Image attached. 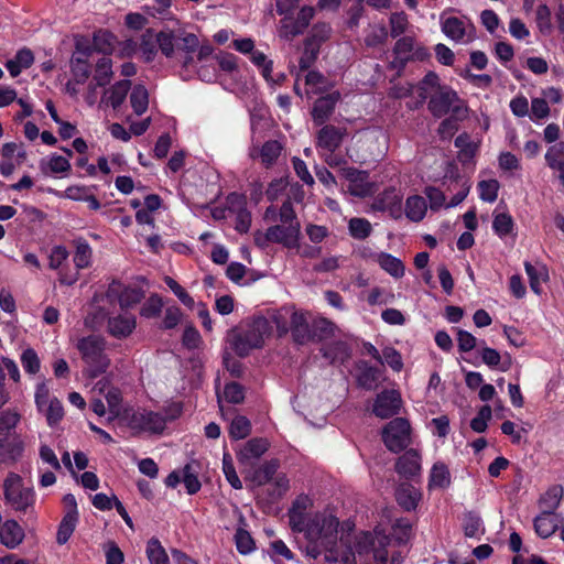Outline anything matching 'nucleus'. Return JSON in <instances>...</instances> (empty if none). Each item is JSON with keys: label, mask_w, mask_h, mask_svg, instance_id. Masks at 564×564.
Instances as JSON below:
<instances>
[{"label": "nucleus", "mask_w": 564, "mask_h": 564, "mask_svg": "<svg viewBox=\"0 0 564 564\" xmlns=\"http://www.w3.org/2000/svg\"><path fill=\"white\" fill-rule=\"evenodd\" d=\"M289 523L293 532L304 533L305 544L300 549L312 560L324 554L325 561L336 563L339 560L337 544V527L339 521L336 517L327 513H316L305 520V514L289 510Z\"/></svg>", "instance_id": "obj_1"}, {"label": "nucleus", "mask_w": 564, "mask_h": 564, "mask_svg": "<svg viewBox=\"0 0 564 564\" xmlns=\"http://www.w3.org/2000/svg\"><path fill=\"white\" fill-rule=\"evenodd\" d=\"M389 538L377 535L369 531H362L355 535V553L359 556L371 555L375 564H402L403 556L400 551L393 552L389 558L387 546Z\"/></svg>", "instance_id": "obj_2"}, {"label": "nucleus", "mask_w": 564, "mask_h": 564, "mask_svg": "<svg viewBox=\"0 0 564 564\" xmlns=\"http://www.w3.org/2000/svg\"><path fill=\"white\" fill-rule=\"evenodd\" d=\"M267 329V321H254L247 327H234L228 332L227 341L230 348L239 356L247 357L252 349L263 346V334Z\"/></svg>", "instance_id": "obj_3"}, {"label": "nucleus", "mask_w": 564, "mask_h": 564, "mask_svg": "<svg viewBox=\"0 0 564 564\" xmlns=\"http://www.w3.org/2000/svg\"><path fill=\"white\" fill-rule=\"evenodd\" d=\"M83 360L89 366L88 377L96 378L106 372L110 365V359L105 354L106 341L102 337L89 335L83 337L77 343Z\"/></svg>", "instance_id": "obj_4"}, {"label": "nucleus", "mask_w": 564, "mask_h": 564, "mask_svg": "<svg viewBox=\"0 0 564 564\" xmlns=\"http://www.w3.org/2000/svg\"><path fill=\"white\" fill-rule=\"evenodd\" d=\"M6 502L15 511L28 512L33 509L35 494L32 488L24 487L21 476L10 473L3 482Z\"/></svg>", "instance_id": "obj_5"}, {"label": "nucleus", "mask_w": 564, "mask_h": 564, "mask_svg": "<svg viewBox=\"0 0 564 564\" xmlns=\"http://www.w3.org/2000/svg\"><path fill=\"white\" fill-rule=\"evenodd\" d=\"M382 441L390 452H403L411 443L410 422L400 416L392 419L382 430Z\"/></svg>", "instance_id": "obj_6"}, {"label": "nucleus", "mask_w": 564, "mask_h": 564, "mask_svg": "<svg viewBox=\"0 0 564 564\" xmlns=\"http://www.w3.org/2000/svg\"><path fill=\"white\" fill-rule=\"evenodd\" d=\"M457 102H462L458 94L449 86L444 85L431 95L427 102V109L435 118H442L449 111H452L455 117H459L464 107L462 105H457Z\"/></svg>", "instance_id": "obj_7"}, {"label": "nucleus", "mask_w": 564, "mask_h": 564, "mask_svg": "<svg viewBox=\"0 0 564 564\" xmlns=\"http://www.w3.org/2000/svg\"><path fill=\"white\" fill-rule=\"evenodd\" d=\"M315 14L313 7H303L295 19L290 15L284 17L280 21L279 35L285 41H292L300 34H303L305 29L310 25Z\"/></svg>", "instance_id": "obj_8"}, {"label": "nucleus", "mask_w": 564, "mask_h": 564, "mask_svg": "<svg viewBox=\"0 0 564 564\" xmlns=\"http://www.w3.org/2000/svg\"><path fill=\"white\" fill-rule=\"evenodd\" d=\"M402 405L401 395L395 390L384 389L377 394L372 413L379 419H391L399 414Z\"/></svg>", "instance_id": "obj_9"}, {"label": "nucleus", "mask_w": 564, "mask_h": 564, "mask_svg": "<svg viewBox=\"0 0 564 564\" xmlns=\"http://www.w3.org/2000/svg\"><path fill=\"white\" fill-rule=\"evenodd\" d=\"M402 198L401 192L390 186L375 198L371 208L375 212H388L391 218L399 219L403 212Z\"/></svg>", "instance_id": "obj_10"}, {"label": "nucleus", "mask_w": 564, "mask_h": 564, "mask_svg": "<svg viewBox=\"0 0 564 564\" xmlns=\"http://www.w3.org/2000/svg\"><path fill=\"white\" fill-rule=\"evenodd\" d=\"M129 425L131 429L161 434L166 426V417L159 412L148 410L135 411L129 419Z\"/></svg>", "instance_id": "obj_11"}, {"label": "nucleus", "mask_w": 564, "mask_h": 564, "mask_svg": "<svg viewBox=\"0 0 564 564\" xmlns=\"http://www.w3.org/2000/svg\"><path fill=\"white\" fill-rule=\"evenodd\" d=\"M278 328L282 333H286L289 330L285 325L280 326L278 324ZM290 332L293 340L299 345L307 344L312 341V338L314 337L312 324L308 323V319L304 313L297 311H294L291 314Z\"/></svg>", "instance_id": "obj_12"}, {"label": "nucleus", "mask_w": 564, "mask_h": 564, "mask_svg": "<svg viewBox=\"0 0 564 564\" xmlns=\"http://www.w3.org/2000/svg\"><path fill=\"white\" fill-rule=\"evenodd\" d=\"M383 367L371 366L368 361L359 360L355 362L356 383L358 387L372 391L379 387Z\"/></svg>", "instance_id": "obj_13"}, {"label": "nucleus", "mask_w": 564, "mask_h": 564, "mask_svg": "<svg viewBox=\"0 0 564 564\" xmlns=\"http://www.w3.org/2000/svg\"><path fill=\"white\" fill-rule=\"evenodd\" d=\"M395 471L408 480L421 474V456L414 448L406 449L395 463Z\"/></svg>", "instance_id": "obj_14"}, {"label": "nucleus", "mask_w": 564, "mask_h": 564, "mask_svg": "<svg viewBox=\"0 0 564 564\" xmlns=\"http://www.w3.org/2000/svg\"><path fill=\"white\" fill-rule=\"evenodd\" d=\"M271 242L281 243L286 248H294L297 246L301 235V225L294 224L291 226L274 225L268 228Z\"/></svg>", "instance_id": "obj_15"}, {"label": "nucleus", "mask_w": 564, "mask_h": 564, "mask_svg": "<svg viewBox=\"0 0 564 564\" xmlns=\"http://www.w3.org/2000/svg\"><path fill=\"white\" fill-rule=\"evenodd\" d=\"M339 99L340 94L338 91H333L315 100L311 111L315 124L322 126L329 119Z\"/></svg>", "instance_id": "obj_16"}, {"label": "nucleus", "mask_w": 564, "mask_h": 564, "mask_svg": "<svg viewBox=\"0 0 564 564\" xmlns=\"http://www.w3.org/2000/svg\"><path fill=\"white\" fill-rule=\"evenodd\" d=\"M562 521L563 519L556 512L549 513L541 511L540 514L534 518V531L541 539H547L555 533Z\"/></svg>", "instance_id": "obj_17"}, {"label": "nucleus", "mask_w": 564, "mask_h": 564, "mask_svg": "<svg viewBox=\"0 0 564 564\" xmlns=\"http://www.w3.org/2000/svg\"><path fill=\"white\" fill-rule=\"evenodd\" d=\"M24 444L20 437L14 434H6L0 437V458L2 462H17L23 454Z\"/></svg>", "instance_id": "obj_18"}, {"label": "nucleus", "mask_w": 564, "mask_h": 564, "mask_svg": "<svg viewBox=\"0 0 564 564\" xmlns=\"http://www.w3.org/2000/svg\"><path fill=\"white\" fill-rule=\"evenodd\" d=\"M270 447L267 438L254 437L249 440L238 452L237 458L241 464H247L250 459H259Z\"/></svg>", "instance_id": "obj_19"}, {"label": "nucleus", "mask_w": 564, "mask_h": 564, "mask_svg": "<svg viewBox=\"0 0 564 564\" xmlns=\"http://www.w3.org/2000/svg\"><path fill=\"white\" fill-rule=\"evenodd\" d=\"M345 132L341 129L327 124L317 133V147L334 152L341 143Z\"/></svg>", "instance_id": "obj_20"}, {"label": "nucleus", "mask_w": 564, "mask_h": 564, "mask_svg": "<svg viewBox=\"0 0 564 564\" xmlns=\"http://www.w3.org/2000/svg\"><path fill=\"white\" fill-rule=\"evenodd\" d=\"M24 539V531L15 520H7L0 527V541L10 549L17 547Z\"/></svg>", "instance_id": "obj_21"}, {"label": "nucleus", "mask_w": 564, "mask_h": 564, "mask_svg": "<svg viewBox=\"0 0 564 564\" xmlns=\"http://www.w3.org/2000/svg\"><path fill=\"white\" fill-rule=\"evenodd\" d=\"M135 324L134 316L118 315L108 319V330L116 338H126L133 332Z\"/></svg>", "instance_id": "obj_22"}, {"label": "nucleus", "mask_w": 564, "mask_h": 564, "mask_svg": "<svg viewBox=\"0 0 564 564\" xmlns=\"http://www.w3.org/2000/svg\"><path fill=\"white\" fill-rule=\"evenodd\" d=\"M227 202L231 205L238 206V213L236 217V230L242 234L248 232L250 226H251V214L247 208L245 207V198L242 195H239L237 193H231L227 197Z\"/></svg>", "instance_id": "obj_23"}, {"label": "nucleus", "mask_w": 564, "mask_h": 564, "mask_svg": "<svg viewBox=\"0 0 564 564\" xmlns=\"http://www.w3.org/2000/svg\"><path fill=\"white\" fill-rule=\"evenodd\" d=\"M131 82L129 79H122L117 82L110 88L104 91L101 101H106L113 109H118L126 100L127 94L130 90Z\"/></svg>", "instance_id": "obj_24"}, {"label": "nucleus", "mask_w": 564, "mask_h": 564, "mask_svg": "<svg viewBox=\"0 0 564 564\" xmlns=\"http://www.w3.org/2000/svg\"><path fill=\"white\" fill-rule=\"evenodd\" d=\"M421 497V492L412 485L401 486L395 491V500L404 511L415 510Z\"/></svg>", "instance_id": "obj_25"}, {"label": "nucleus", "mask_w": 564, "mask_h": 564, "mask_svg": "<svg viewBox=\"0 0 564 564\" xmlns=\"http://www.w3.org/2000/svg\"><path fill=\"white\" fill-rule=\"evenodd\" d=\"M279 467V459L273 458L271 460H268L253 470V473L250 476V480L256 486H263L274 478Z\"/></svg>", "instance_id": "obj_26"}, {"label": "nucleus", "mask_w": 564, "mask_h": 564, "mask_svg": "<svg viewBox=\"0 0 564 564\" xmlns=\"http://www.w3.org/2000/svg\"><path fill=\"white\" fill-rule=\"evenodd\" d=\"M563 498V487L561 485L551 486L539 499V508L544 512H555Z\"/></svg>", "instance_id": "obj_27"}, {"label": "nucleus", "mask_w": 564, "mask_h": 564, "mask_svg": "<svg viewBox=\"0 0 564 564\" xmlns=\"http://www.w3.org/2000/svg\"><path fill=\"white\" fill-rule=\"evenodd\" d=\"M91 48H86L83 54L85 57L76 56L70 61V73L75 84H84L90 76V66L87 61Z\"/></svg>", "instance_id": "obj_28"}, {"label": "nucleus", "mask_w": 564, "mask_h": 564, "mask_svg": "<svg viewBox=\"0 0 564 564\" xmlns=\"http://www.w3.org/2000/svg\"><path fill=\"white\" fill-rule=\"evenodd\" d=\"M378 189L377 182L369 181V173L367 171L355 169V197H369L377 193Z\"/></svg>", "instance_id": "obj_29"}, {"label": "nucleus", "mask_w": 564, "mask_h": 564, "mask_svg": "<svg viewBox=\"0 0 564 564\" xmlns=\"http://www.w3.org/2000/svg\"><path fill=\"white\" fill-rule=\"evenodd\" d=\"M524 270L529 278V283L531 290L535 294L541 293V281H546L549 279V271L544 264H541L539 268L533 265L529 261H524Z\"/></svg>", "instance_id": "obj_30"}, {"label": "nucleus", "mask_w": 564, "mask_h": 564, "mask_svg": "<svg viewBox=\"0 0 564 564\" xmlns=\"http://www.w3.org/2000/svg\"><path fill=\"white\" fill-rule=\"evenodd\" d=\"M112 76V61L108 56H102L95 65L93 82L99 87H105L111 82Z\"/></svg>", "instance_id": "obj_31"}, {"label": "nucleus", "mask_w": 564, "mask_h": 564, "mask_svg": "<svg viewBox=\"0 0 564 564\" xmlns=\"http://www.w3.org/2000/svg\"><path fill=\"white\" fill-rule=\"evenodd\" d=\"M427 205L422 196L413 195L405 202V215L412 221H421L426 214Z\"/></svg>", "instance_id": "obj_32"}, {"label": "nucleus", "mask_w": 564, "mask_h": 564, "mask_svg": "<svg viewBox=\"0 0 564 564\" xmlns=\"http://www.w3.org/2000/svg\"><path fill=\"white\" fill-rule=\"evenodd\" d=\"M514 228L516 223L509 213H498L494 215L492 230L500 239L511 235Z\"/></svg>", "instance_id": "obj_33"}, {"label": "nucleus", "mask_w": 564, "mask_h": 564, "mask_svg": "<svg viewBox=\"0 0 564 564\" xmlns=\"http://www.w3.org/2000/svg\"><path fill=\"white\" fill-rule=\"evenodd\" d=\"M442 32L453 41L459 42L466 35V28L463 20L449 17L442 22Z\"/></svg>", "instance_id": "obj_34"}, {"label": "nucleus", "mask_w": 564, "mask_h": 564, "mask_svg": "<svg viewBox=\"0 0 564 564\" xmlns=\"http://www.w3.org/2000/svg\"><path fill=\"white\" fill-rule=\"evenodd\" d=\"M378 262L381 269L390 275L394 278H401L404 275V264L399 258L390 253L381 252L378 257Z\"/></svg>", "instance_id": "obj_35"}, {"label": "nucleus", "mask_w": 564, "mask_h": 564, "mask_svg": "<svg viewBox=\"0 0 564 564\" xmlns=\"http://www.w3.org/2000/svg\"><path fill=\"white\" fill-rule=\"evenodd\" d=\"M282 144L276 140H269L263 143L260 149L261 163L267 167H271L282 152Z\"/></svg>", "instance_id": "obj_36"}, {"label": "nucleus", "mask_w": 564, "mask_h": 564, "mask_svg": "<svg viewBox=\"0 0 564 564\" xmlns=\"http://www.w3.org/2000/svg\"><path fill=\"white\" fill-rule=\"evenodd\" d=\"M115 41L116 37L111 32L99 30L94 34L93 50L109 55L113 51Z\"/></svg>", "instance_id": "obj_37"}, {"label": "nucleus", "mask_w": 564, "mask_h": 564, "mask_svg": "<svg viewBox=\"0 0 564 564\" xmlns=\"http://www.w3.org/2000/svg\"><path fill=\"white\" fill-rule=\"evenodd\" d=\"M130 104L135 115H143L149 106V93L143 85H135L130 95Z\"/></svg>", "instance_id": "obj_38"}, {"label": "nucleus", "mask_w": 564, "mask_h": 564, "mask_svg": "<svg viewBox=\"0 0 564 564\" xmlns=\"http://www.w3.org/2000/svg\"><path fill=\"white\" fill-rule=\"evenodd\" d=\"M40 169L44 174H62L70 171V163L67 158L54 154L47 162L41 161Z\"/></svg>", "instance_id": "obj_39"}, {"label": "nucleus", "mask_w": 564, "mask_h": 564, "mask_svg": "<svg viewBox=\"0 0 564 564\" xmlns=\"http://www.w3.org/2000/svg\"><path fill=\"white\" fill-rule=\"evenodd\" d=\"M76 251L74 254V263L78 269H85L90 265L91 261V248L84 238H77L74 240Z\"/></svg>", "instance_id": "obj_40"}, {"label": "nucleus", "mask_w": 564, "mask_h": 564, "mask_svg": "<svg viewBox=\"0 0 564 564\" xmlns=\"http://www.w3.org/2000/svg\"><path fill=\"white\" fill-rule=\"evenodd\" d=\"M147 556L150 564H169L165 549L156 538H151L147 544Z\"/></svg>", "instance_id": "obj_41"}, {"label": "nucleus", "mask_w": 564, "mask_h": 564, "mask_svg": "<svg viewBox=\"0 0 564 564\" xmlns=\"http://www.w3.org/2000/svg\"><path fill=\"white\" fill-rule=\"evenodd\" d=\"M156 44H158L161 53L166 58H172L175 53L177 37L175 36L174 32L171 30L161 31V32L156 33Z\"/></svg>", "instance_id": "obj_42"}, {"label": "nucleus", "mask_w": 564, "mask_h": 564, "mask_svg": "<svg viewBox=\"0 0 564 564\" xmlns=\"http://www.w3.org/2000/svg\"><path fill=\"white\" fill-rule=\"evenodd\" d=\"M451 485V474L447 466L443 463H436L433 465L430 474L429 486L447 488Z\"/></svg>", "instance_id": "obj_43"}, {"label": "nucleus", "mask_w": 564, "mask_h": 564, "mask_svg": "<svg viewBox=\"0 0 564 564\" xmlns=\"http://www.w3.org/2000/svg\"><path fill=\"white\" fill-rule=\"evenodd\" d=\"M156 33L153 29H147L141 35L140 48L144 55L145 62L150 63L156 56Z\"/></svg>", "instance_id": "obj_44"}, {"label": "nucleus", "mask_w": 564, "mask_h": 564, "mask_svg": "<svg viewBox=\"0 0 564 564\" xmlns=\"http://www.w3.org/2000/svg\"><path fill=\"white\" fill-rule=\"evenodd\" d=\"M482 527V520L479 514L475 511H467L464 513L463 518V530L464 534L467 538H476Z\"/></svg>", "instance_id": "obj_45"}, {"label": "nucleus", "mask_w": 564, "mask_h": 564, "mask_svg": "<svg viewBox=\"0 0 564 564\" xmlns=\"http://www.w3.org/2000/svg\"><path fill=\"white\" fill-rule=\"evenodd\" d=\"M332 167L337 166L339 177L346 181V184L343 185L346 193L352 195V169L348 166L347 161L337 159L336 156H330L327 161Z\"/></svg>", "instance_id": "obj_46"}, {"label": "nucleus", "mask_w": 564, "mask_h": 564, "mask_svg": "<svg viewBox=\"0 0 564 564\" xmlns=\"http://www.w3.org/2000/svg\"><path fill=\"white\" fill-rule=\"evenodd\" d=\"M479 198L482 202L494 203L498 197L500 184L497 180H484L477 185Z\"/></svg>", "instance_id": "obj_47"}, {"label": "nucleus", "mask_w": 564, "mask_h": 564, "mask_svg": "<svg viewBox=\"0 0 564 564\" xmlns=\"http://www.w3.org/2000/svg\"><path fill=\"white\" fill-rule=\"evenodd\" d=\"M144 297V292L138 288H124L118 295L119 304L122 310L134 306Z\"/></svg>", "instance_id": "obj_48"}, {"label": "nucleus", "mask_w": 564, "mask_h": 564, "mask_svg": "<svg viewBox=\"0 0 564 564\" xmlns=\"http://www.w3.org/2000/svg\"><path fill=\"white\" fill-rule=\"evenodd\" d=\"M78 521V518L73 516H64L57 530L56 534V542L59 545L65 544L69 538L72 536L73 532L75 531L76 523Z\"/></svg>", "instance_id": "obj_49"}, {"label": "nucleus", "mask_w": 564, "mask_h": 564, "mask_svg": "<svg viewBox=\"0 0 564 564\" xmlns=\"http://www.w3.org/2000/svg\"><path fill=\"white\" fill-rule=\"evenodd\" d=\"M390 35L393 39L401 36L409 26V19L404 11L393 12L389 18Z\"/></svg>", "instance_id": "obj_50"}, {"label": "nucleus", "mask_w": 564, "mask_h": 564, "mask_svg": "<svg viewBox=\"0 0 564 564\" xmlns=\"http://www.w3.org/2000/svg\"><path fill=\"white\" fill-rule=\"evenodd\" d=\"M251 433V423L250 421L242 415H237L231 424L229 434L234 440H242L247 437Z\"/></svg>", "instance_id": "obj_51"}, {"label": "nucleus", "mask_w": 564, "mask_h": 564, "mask_svg": "<svg viewBox=\"0 0 564 564\" xmlns=\"http://www.w3.org/2000/svg\"><path fill=\"white\" fill-rule=\"evenodd\" d=\"M319 46L304 40V50L299 61L301 70H307L317 59L319 54Z\"/></svg>", "instance_id": "obj_52"}, {"label": "nucleus", "mask_w": 564, "mask_h": 564, "mask_svg": "<svg viewBox=\"0 0 564 564\" xmlns=\"http://www.w3.org/2000/svg\"><path fill=\"white\" fill-rule=\"evenodd\" d=\"M334 324L326 318L313 319L312 329L314 337L312 341H319L328 338L334 333Z\"/></svg>", "instance_id": "obj_53"}, {"label": "nucleus", "mask_w": 564, "mask_h": 564, "mask_svg": "<svg viewBox=\"0 0 564 564\" xmlns=\"http://www.w3.org/2000/svg\"><path fill=\"white\" fill-rule=\"evenodd\" d=\"M330 35V26L325 22H318L313 25L310 31L308 36L305 39L306 41L316 44L317 46H322V44L328 40Z\"/></svg>", "instance_id": "obj_54"}, {"label": "nucleus", "mask_w": 564, "mask_h": 564, "mask_svg": "<svg viewBox=\"0 0 564 564\" xmlns=\"http://www.w3.org/2000/svg\"><path fill=\"white\" fill-rule=\"evenodd\" d=\"M223 471L226 476V479L227 481L231 485L232 488L235 489H241L242 488V482L241 480L239 479L237 473H236V469H235V466H234V462H232V457L229 453H224V456H223Z\"/></svg>", "instance_id": "obj_55"}, {"label": "nucleus", "mask_w": 564, "mask_h": 564, "mask_svg": "<svg viewBox=\"0 0 564 564\" xmlns=\"http://www.w3.org/2000/svg\"><path fill=\"white\" fill-rule=\"evenodd\" d=\"M382 360L386 362L393 371H401L403 368L402 356L399 350L394 347L387 346L382 350Z\"/></svg>", "instance_id": "obj_56"}, {"label": "nucleus", "mask_w": 564, "mask_h": 564, "mask_svg": "<svg viewBox=\"0 0 564 564\" xmlns=\"http://www.w3.org/2000/svg\"><path fill=\"white\" fill-rule=\"evenodd\" d=\"M164 282L185 306H194V299L173 278L166 275Z\"/></svg>", "instance_id": "obj_57"}, {"label": "nucleus", "mask_w": 564, "mask_h": 564, "mask_svg": "<svg viewBox=\"0 0 564 564\" xmlns=\"http://www.w3.org/2000/svg\"><path fill=\"white\" fill-rule=\"evenodd\" d=\"M163 303L158 294H152L141 307L140 314L143 317L152 318L160 314Z\"/></svg>", "instance_id": "obj_58"}, {"label": "nucleus", "mask_w": 564, "mask_h": 564, "mask_svg": "<svg viewBox=\"0 0 564 564\" xmlns=\"http://www.w3.org/2000/svg\"><path fill=\"white\" fill-rule=\"evenodd\" d=\"M237 550L241 554H248L254 549V541L250 533L243 529H238L235 534Z\"/></svg>", "instance_id": "obj_59"}, {"label": "nucleus", "mask_w": 564, "mask_h": 564, "mask_svg": "<svg viewBox=\"0 0 564 564\" xmlns=\"http://www.w3.org/2000/svg\"><path fill=\"white\" fill-rule=\"evenodd\" d=\"M415 40L413 36L399 37L393 46V55H398L402 58H410L412 51L414 50Z\"/></svg>", "instance_id": "obj_60"}, {"label": "nucleus", "mask_w": 564, "mask_h": 564, "mask_svg": "<svg viewBox=\"0 0 564 564\" xmlns=\"http://www.w3.org/2000/svg\"><path fill=\"white\" fill-rule=\"evenodd\" d=\"M324 357L329 359L330 362L344 361L348 357L347 347L344 343H335L326 348H323Z\"/></svg>", "instance_id": "obj_61"}, {"label": "nucleus", "mask_w": 564, "mask_h": 564, "mask_svg": "<svg viewBox=\"0 0 564 564\" xmlns=\"http://www.w3.org/2000/svg\"><path fill=\"white\" fill-rule=\"evenodd\" d=\"M21 362L23 369L31 375H35L40 370V359L35 350L32 348L23 351Z\"/></svg>", "instance_id": "obj_62"}, {"label": "nucleus", "mask_w": 564, "mask_h": 564, "mask_svg": "<svg viewBox=\"0 0 564 564\" xmlns=\"http://www.w3.org/2000/svg\"><path fill=\"white\" fill-rule=\"evenodd\" d=\"M536 24L543 34L552 31L551 10L546 4H540L536 9Z\"/></svg>", "instance_id": "obj_63"}, {"label": "nucleus", "mask_w": 564, "mask_h": 564, "mask_svg": "<svg viewBox=\"0 0 564 564\" xmlns=\"http://www.w3.org/2000/svg\"><path fill=\"white\" fill-rule=\"evenodd\" d=\"M457 346L460 352H469L477 347V338L465 329H457Z\"/></svg>", "instance_id": "obj_64"}]
</instances>
